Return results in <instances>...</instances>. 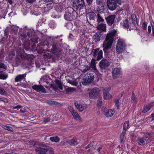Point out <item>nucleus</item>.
I'll use <instances>...</instances> for the list:
<instances>
[{
  "label": "nucleus",
  "mask_w": 154,
  "mask_h": 154,
  "mask_svg": "<svg viewBox=\"0 0 154 154\" xmlns=\"http://www.w3.org/2000/svg\"><path fill=\"white\" fill-rule=\"evenodd\" d=\"M23 50L18 49L17 50V54L15 58L16 63L17 65L23 63V60L31 61L32 60V56L30 54L23 53Z\"/></svg>",
  "instance_id": "nucleus-1"
},
{
  "label": "nucleus",
  "mask_w": 154,
  "mask_h": 154,
  "mask_svg": "<svg viewBox=\"0 0 154 154\" xmlns=\"http://www.w3.org/2000/svg\"><path fill=\"white\" fill-rule=\"evenodd\" d=\"M117 31L115 30L110 31L106 35V39L104 41L103 46L104 51L110 48L114 40V36L116 35Z\"/></svg>",
  "instance_id": "nucleus-2"
},
{
  "label": "nucleus",
  "mask_w": 154,
  "mask_h": 154,
  "mask_svg": "<svg viewBox=\"0 0 154 154\" xmlns=\"http://www.w3.org/2000/svg\"><path fill=\"white\" fill-rule=\"evenodd\" d=\"M33 146L37 147L35 150L37 154H48L47 149V146L39 142H35L33 144Z\"/></svg>",
  "instance_id": "nucleus-3"
},
{
  "label": "nucleus",
  "mask_w": 154,
  "mask_h": 154,
  "mask_svg": "<svg viewBox=\"0 0 154 154\" xmlns=\"http://www.w3.org/2000/svg\"><path fill=\"white\" fill-rule=\"evenodd\" d=\"M72 6L74 10L80 11L85 7L84 0H72Z\"/></svg>",
  "instance_id": "nucleus-4"
},
{
  "label": "nucleus",
  "mask_w": 154,
  "mask_h": 154,
  "mask_svg": "<svg viewBox=\"0 0 154 154\" xmlns=\"http://www.w3.org/2000/svg\"><path fill=\"white\" fill-rule=\"evenodd\" d=\"M126 45L125 41L122 39H118L116 47V52L119 54L122 53L125 49Z\"/></svg>",
  "instance_id": "nucleus-5"
},
{
  "label": "nucleus",
  "mask_w": 154,
  "mask_h": 154,
  "mask_svg": "<svg viewBox=\"0 0 154 154\" xmlns=\"http://www.w3.org/2000/svg\"><path fill=\"white\" fill-rule=\"evenodd\" d=\"M73 9L71 8H68L64 14V19L67 21H71L73 20L75 16L73 15Z\"/></svg>",
  "instance_id": "nucleus-6"
},
{
  "label": "nucleus",
  "mask_w": 154,
  "mask_h": 154,
  "mask_svg": "<svg viewBox=\"0 0 154 154\" xmlns=\"http://www.w3.org/2000/svg\"><path fill=\"white\" fill-rule=\"evenodd\" d=\"M94 79V77L93 74L87 73L86 75L85 78L83 79L82 83L84 85H87L92 82Z\"/></svg>",
  "instance_id": "nucleus-7"
},
{
  "label": "nucleus",
  "mask_w": 154,
  "mask_h": 154,
  "mask_svg": "<svg viewBox=\"0 0 154 154\" xmlns=\"http://www.w3.org/2000/svg\"><path fill=\"white\" fill-rule=\"evenodd\" d=\"M20 38L22 40L23 42L24 43V47L26 50H28L29 48L28 47V42L29 38L24 33H22L20 35Z\"/></svg>",
  "instance_id": "nucleus-8"
},
{
  "label": "nucleus",
  "mask_w": 154,
  "mask_h": 154,
  "mask_svg": "<svg viewBox=\"0 0 154 154\" xmlns=\"http://www.w3.org/2000/svg\"><path fill=\"white\" fill-rule=\"evenodd\" d=\"M111 88L108 87L103 89V97L105 100H108L111 98L112 96L109 93V92Z\"/></svg>",
  "instance_id": "nucleus-9"
},
{
  "label": "nucleus",
  "mask_w": 154,
  "mask_h": 154,
  "mask_svg": "<svg viewBox=\"0 0 154 154\" xmlns=\"http://www.w3.org/2000/svg\"><path fill=\"white\" fill-rule=\"evenodd\" d=\"M107 5L108 8L111 10H113L116 8V2L115 0H107Z\"/></svg>",
  "instance_id": "nucleus-10"
},
{
  "label": "nucleus",
  "mask_w": 154,
  "mask_h": 154,
  "mask_svg": "<svg viewBox=\"0 0 154 154\" xmlns=\"http://www.w3.org/2000/svg\"><path fill=\"white\" fill-rule=\"evenodd\" d=\"M116 15L114 14L109 15L106 18L107 23L108 25L111 26L114 22Z\"/></svg>",
  "instance_id": "nucleus-11"
},
{
  "label": "nucleus",
  "mask_w": 154,
  "mask_h": 154,
  "mask_svg": "<svg viewBox=\"0 0 154 154\" xmlns=\"http://www.w3.org/2000/svg\"><path fill=\"white\" fill-rule=\"evenodd\" d=\"M154 106V101L151 102L146 106H144L143 108L142 112L145 113L149 111Z\"/></svg>",
  "instance_id": "nucleus-12"
},
{
  "label": "nucleus",
  "mask_w": 154,
  "mask_h": 154,
  "mask_svg": "<svg viewBox=\"0 0 154 154\" xmlns=\"http://www.w3.org/2000/svg\"><path fill=\"white\" fill-rule=\"evenodd\" d=\"M32 87L33 89L35 90L37 92H41L43 93H45L46 92L45 88L42 85H35Z\"/></svg>",
  "instance_id": "nucleus-13"
},
{
  "label": "nucleus",
  "mask_w": 154,
  "mask_h": 154,
  "mask_svg": "<svg viewBox=\"0 0 154 154\" xmlns=\"http://www.w3.org/2000/svg\"><path fill=\"white\" fill-rule=\"evenodd\" d=\"M121 69L119 68H114L112 71V76L113 79H116L121 74Z\"/></svg>",
  "instance_id": "nucleus-14"
},
{
  "label": "nucleus",
  "mask_w": 154,
  "mask_h": 154,
  "mask_svg": "<svg viewBox=\"0 0 154 154\" xmlns=\"http://www.w3.org/2000/svg\"><path fill=\"white\" fill-rule=\"evenodd\" d=\"M99 66L100 68L104 69L109 65V62L106 59H103L99 63Z\"/></svg>",
  "instance_id": "nucleus-15"
},
{
  "label": "nucleus",
  "mask_w": 154,
  "mask_h": 154,
  "mask_svg": "<svg viewBox=\"0 0 154 154\" xmlns=\"http://www.w3.org/2000/svg\"><path fill=\"white\" fill-rule=\"evenodd\" d=\"M130 24V23H129L128 20L126 19L121 23V25L124 28H129V30L130 31L131 29H131V27L129 28Z\"/></svg>",
  "instance_id": "nucleus-16"
},
{
  "label": "nucleus",
  "mask_w": 154,
  "mask_h": 154,
  "mask_svg": "<svg viewBox=\"0 0 154 154\" xmlns=\"http://www.w3.org/2000/svg\"><path fill=\"white\" fill-rule=\"evenodd\" d=\"M97 94H99L100 92L99 89L97 88ZM97 98H98V100L97 101V106L100 108L101 107L103 104L102 98L101 96L100 95H97Z\"/></svg>",
  "instance_id": "nucleus-17"
},
{
  "label": "nucleus",
  "mask_w": 154,
  "mask_h": 154,
  "mask_svg": "<svg viewBox=\"0 0 154 154\" xmlns=\"http://www.w3.org/2000/svg\"><path fill=\"white\" fill-rule=\"evenodd\" d=\"M106 25L103 23L100 24L97 26V31L102 32L104 33V32H106Z\"/></svg>",
  "instance_id": "nucleus-18"
},
{
  "label": "nucleus",
  "mask_w": 154,
  "mask_h": 154,
  "mask_svg": "<svg viewBox=\"0 0 154 154\" xmlns=\"http://www.w3.org/2000/svg\"><path fill=\"white\" fill-rule=\"evenodd\" d=\"M96 60L94 59H92L91 62L89 66L91 71L94 72L96 70Z\"/></svg>",
  "instance_id": "nucleus-19"
},
{
  "label": "nucleus",
  "mask_w": 154,
  "mask_h": 154,
  "mask_svg": "<svg viewBox=\"0 0 154 154\" xmlns=\"http://www.w3.org/2000/svg\"><path fill=\"white\" fill-rule=\"evenodd\" d=\"M115 111L114 109H109L107 110L104 113V114L106 117H111L114 115Z\"/></svg>",
  "instance_id": "nucleus-20"
},
{
  "label": "nucleus",
  "mask_w": 154,
  "mask_h": 154,
  "mask_svg": "<svg viewBox=\"0 0 154 154\" xmlns=\"http://www.w3.org/2000/svg\"><path fill=\"white\" fill-rule=\"evenodd\" d=\"M26 75V73L22 75H18L15 78V81L16 82H20L22 80L25 79Z\"/></svg>",
  "instance_id": "nucleus-21"
},
{
  "label": "nucleus",
  "mask_w": 154,
  "mask_h": 154,
  "mask_svg": "<svg viewBox=\"0 0 154 154\" xmlns=\"http://www.w3.org/2000/svg\"><path fill=\"white\" fill-rule=\"evenodd\" d=\"M66 142L72 145H77L78 143L77 138L75 137H74L72 139L67 141Z\"/></svg>",
  "instance_id": "nucleus-22"
},
{
  "label": "nucleus",
  "mask_w": 154,
  "mask_h": 154,
  "mask_svg": "<svg viewBox=\"0 0 154 154\" xmlns=\"http://www.w3.org/2000/svg\"><path fill=\"white\" fill-rule=\"evenodd\" d=\"M104 33L102 32L97 31V41L103 39L104 36Z\"/></svg>",
  "instance_id": "nucleus-23"
},
{
  "label": "nucleus",
  "mask_w": 154,
  "mask_h": 154,
  "mask_svg": "<svg viewBox=\"0 0 154 154\" xmlns=\"http://www.w3.org/2000/svg\"><path fill=\"white\" fill-rule=\"evenodd\" d=\"M131 19L132 24L136 27L137 25L136 16L134 14H132L131 16Z\"/></svg>",
  "instance_id": "nucleus-24"
},
{
  "label": "nucleus",
  "mask_w": 154,
  "mask_h": 154,
  "mask_svg": "<svg viewBox=\"0 0 154 154\" xmlns=\"http://www.w3.org/2000/svg\"><path fill=\"white\" fill-rule=\"evenodd\" d=\"M96 96V89L94 88L92 89L90 93L89 97L92 98H94Z\"/></svg>",
  "instance_id": "nucleus-25"
},
{
  "label": "nucleus",
  "mask_w": 154,
  "mask_h": 154,
  "mask_svg": "<svg viewBox=\"0 0 154 154\" xmlns=\"http://www.w3.org/2000/svg\"><path fill=\"white\" fill-rule=\"evenodd\" d=\"M55 9L57 11L61 12L64 10V7L62 4H58L56 5Z\"/></svg>",
  "instance_id": "nucleus-26"
},
{
  "label": "nucleus",
  "mask_w": 154,
  "mask_h": 154,
  "mask_svg": "<svg viewBox=\"0 0 154 154\" xmlns=\"http://www.w3.org/2000/svg\"><path fill=\"white\" fill-rule=\"evenodd\" d=\"M59 51L57 49L56 46L54 45L52 46V48L50 51L51 53L57 55L58 54V52Z\"/></svg>",
  "instance_id": "nucleus-27"
},
{
  "label": "nucleus",
  "mask_w": 154,
  "mask_h": 154,
  "mask_svg": "<svg viewBox=\"0 0 154 154\" xmlns=\"http://www.w3.org/2000/svg\"><path fill=\"white\" fill-rule=\"evenodd\" d=\"M103 0H97V4L100 6H98L99 10H103L104 9V6L103 3Z\"/></svg>",
  "instance_id": "nucleus-28"
},
{
  "label": "nucleus",
  "mask_w": 154,
  "mask_h": 154,
  "mask_svg": "<svg viewBox=\"0 0 154 154\" xmlns=\"http://www.w3.org/2000/svg\"><path fill=\"white\" fill-rule=\"evenodd\" d=\"M131 102L133 103H137L138 101V99L133 92H132L131 94Z\"/></svg>",
  "instance_id": "nucleus-29"
},
{
  "label": "nucleus",
  "mask_w": 154,
  "mask_h": 154,
  "mask_svg": "<svg viewBox=\"0 0 154 154\" xmlns=\"http://www.w3.org/2000/svg\"><path fill=\"white\" fill-rule=\"evenodd\" d=\"M71 114L74 119H80L78 113L75 110L71 113Z\"/></svg>",
  "instance_id": "nucleus-30"
},
{
  "label": "nucleus",
  "mask_w": 154,
  "mask_h": 154,
  "mask_svg": "<svg viewBox=\"0 0 154 154\" xmlns=\"http://www.w3.org/2000/svg\"><path fill=\"white\" fill-rule=\"evenodd\" d=\"M50 140L51 141L54 142H58L60 140V138L58 137H52L50 138Z\"/></svg>",
  "instance_id": "nucleus-31"
},
{
  "label": "nucleus",
  "mask_w": 154,
  "mask_h": 154,
  "mask_svg": "<svg viewBox=\"0 0 154 154\" xmlns=\"http://www.w3.org/2000/svg\"><path fill=\"white\" fill-rule=\"evenodd\" d=\"M143 139L144 138H138L137 141L138 143L139 144L142 145H144L146 143L144 141Z\"/></svg>",
  "instance_id": "nucleus-32"
},
{
  "label": "nucleus",
  "mask_w": 154,
  "mask_h": 154,
  "mask_svg": "<svg viewBox=\"0 0 154 154\" xmlns=\"http://www.w3.org/2000/svg\"><path fill=\"white\" fill-rule=\"evenodd\" d=\"M129 125V122L128 121H126L124 123L123 125V130L124 131H126Z\"/></svg>",
  "instance_id": "nucleus-33"
},
{
  "label": "nucleus",
  "mask_w": 154,
  "mask_h": 154,
  "mask_svg": "<svg viewBox=\"0 0 154 154\" xmlns=\"http://www.w3.org/2000/svg\"><path fill=\"white\" fill-rule=\"evenodd\" d=\"M38 38L36 35H34L30 39V40L31 42L35 44L38 43Z\"/></svg>",
  "instance_id": "nucleus-34"
},
{
  "label": "nucleus",
  "mask_w": 154,
  "mask_h": 154,
  "mask_svg": "<svg viewBox=\"0 0 154 154\" xmlns=\"http://www.w3.org/2000/svg\"><path fill=\"white\" fill-rule=\"evenodd\" d=\"M47 152L48 151L49 152L48 154H54V150L52 147L48 146H47Z\"/></svg>",
  "instance_id": "nucleus-35"
},
{
  "label": "nucleus",
  "mask_w": 154,
  "mask_h": 154,
  "mask_svg": "<svg viewBox=\"0 0 154 154\" xmlns=\"http://www.w3.org/2000/svg\"><path fill=\"white\" fill-rule=\"evenodd\" d=\"M0 94L4 95H7L8 93L4 89L0 87Z\"/></svg>",
  "instance_id": "nucleus-36"
},
{
  "label": "nucleus",
  "mask_w": 154,
  "mask_h": 154,
  "mask_svg": "<svg viewBox=\"0 0 154 154\" xmlns=\"http://www.w3.org/2000/svg\"><path fill=\"white\" fill-rule=\"evenodd\" d=\"M56 83L58 85L60 89L62 90L63 89L62 84L61 81L59 80L56 81Z\"/></svg>",
  "instance_id": "nucleus-37"
},
{
  "label": "nucleus",
  "mask_w": 154,
  "mask_h": 154,
  "mask_svg": "<svg viewBox=\"0 0 154 154\" xmlns=\"http://www.w3.org/2000/svg\"><path fill=\"white\" fill-rule=\"evenodd\" d=\"M18 27L15 26L14 25L11 26L10 28V29L12 31L16 33L18 31Z\"/></svg>",
  "instance_id": "nucleus-38"
},
{
  "label": "nucleus",
  "mask_w": 154,
  "mask_h": 154,
  "mask_svg": "<svg viewBox=\"0 0 154 154\" xmlns=\"http://www.w3.org/2000/svg\"><path fill=\"white\" fill-rule=\"evenodd\" d=\"M103 57V52L102 50L99 51L98 53V56L97 57V60H99Z\"/></svg>",
  "instance_id": "nucleus-39"
},
{
  "label": "nucleus",
  "mask_w": 154,
  "mask_h": 154,
  "mask_svg": "<svg viewBox=\"0 0 154 154\" xmlns=\"http://www.w3.org/2000/svg\"><path fill=\"white\" fill-rule=\"evenodd\" d=\"M3 128H4L5 130H7L9 131H12L13 130V128L10 127V126H8L6 125H2Z\"/></svg>",
  "instance_id": "nucleus-40"
},
{
  "label": "nucleus",
  "mask_w": 154,
  "mask_h": 154,
  "mask_svg": "<svg viewBox=\"0 0 154 154\" xmlns=\"http://www.w3.org/2000/svg\"><path fill=\"white\" fill-rule=\"evenodd\" d=\"M2 72H0V79H6L8 76V75L7 74H4L1 73Z\"/></svg>",
  "instance_id": "nucleus-41"
},
{
  "label": "nucleus",
  "mask_w": 154,
  "mask_h": 154,
  "mask_svg": "<svg viewBox=\"0 0 154 154\" xmlns=\"http://www.w3.org/2000/svg\"><path fill=\"white\" fill-rule=\"evenodd\" d=\"M97 21L98 23L103 22L104 21V19L102 18L98 14L97 15Z\"/></svg>",
  "instance_id": "nucleus-42"
},
{
  "label": "nucleus",
  "mask_w": 154,
  "mask_h": 154,
  "mask_svg": "<svg viewBox=\"0 0 154 154\" xmlns=\"http://www.w3.org/2000/svg\"><path fill=\"white\" fill-rule=\"evenodd\" d=\"M126 131L123 130L122 132L120 135V138L121 139V142H122L126 134Z\"/></svg>",
  "instance_id": "nucleus-43"
},
{
  "label": "nucleus",
  "mask_w": 154,
  "mask_h": 154,
  "mask_svg": "<svg viewBox=\"0 0 154 154\" xmlns=\"http://www.w3.org/2000/svg\"><path fill=\"white\" fill-rule=\"evenodd\" d=\"M90 69H91L90 66H88V65H86L84 66L83 67V73H85Z\"/></svg>",
  "instance_id": "nucleus-44"
},
{
  "label": "nucleus",
  "mask_w": 154,
  "mask_h": 154,
  "mask_svg": "<svg viewBox=\"0 0 154 154\" xmlns=\"http://www.w3.org/2000/svg\"><path fill=\"white\" fill-rule=\"evenodd\" d=\"M28 30V32H27V34L28 38H30L32 36L33 31L31 29H29Z\"/></svg>",
  "instance_id": "nucleus-45"
},
{
  "label": "nucleus",
  "mask_w": 154,
  "mask_h": 154,
  "mask_svg": "<svg viewBox=\"0 0 154 154\" xmlns=\"http://www.w3.org/2000/svg\"><path fill=\"white\" fill-rule=\"evenodd\" d=\"M49 78V76L46 75L45 76H44L42 78V80H43L44 82H48V79Z\"/></svg>",
  "instance_id": "nucleus-46"
},
{
  "label": "nucleus",
  "mask_w": 154,
  "mask_h": 154,
  "mask_svg": "<svg viewBox=\"0 0 154 154\" xmlns=\"http://www.w3.org/2000/svg\"><path fill=\"white\" fill-rule=\"evenodd\" d=\"M75 88H69L66 89V92L67 93L69 92H72L74 91H75Z\"/></svg>",
  "instance_id": "nucleus-47"
},
{
  "label": "nucleus",
  "mask_w": 154,
  "mask_h": 154,
  "mask_svg": "<svg viewBox=\"0 0 154 154\" xmlns=\"http://www.w3.org/2000/svg\"><path fill=\"white\" fill-rule=\"evenodd\" d=\"M119 99H116L114 101V103L116 105L117 109H119Z\"/></svg>",
  "instance_id": "nucleus-48"
},
{
  "label": "nucleus",
  "mask_w": 154,
  "mask_h": 154,
  "mask_svg": "<svg viewBox=\"0 0 154 154\" xmlns=\"http://www.w3.org/2000/svg\"><path fill=\"white\" fill-rule=\"evenodd\" d=\"M147 26V23L145 22H144L142 25L143 29L144 30H146V29Z\"/></svg>",
  "instance_id": "nucleus-49"
},
{
  "label": "nucleus",
  "mask_w": 154,
  "mask_h": 154,
  "mask_svg": "<svg viewBox=\"0 0 154 154\" xmlns=\"http://www.w3.org/2000/svg\"><path fill=\"white\" fill-rule=\"evenodd\" d=\"M150 135V134L148 132L145 133L143 138L146 140L147 138Z\"/></svg>",
  "instance_id": "nucleus-50"
},
{
  "label": "nucleus",
  "mask_w": 154,
  "mask_h": 154,
  "mask_svg": "<svg viewBox=\"0 0 154 154\" xmlns=\"http://www.w3.org/2000/svg\"><path fill=\"white\" fill-rule=\"evenodd\" d=\"M50 119L49 117L45 118L44 119L43 122L44 123H46L50 121Z\"/></svg>",
  "instance_id": "nucleus-51"
},
{
  "label": "nucleus",
  "mask_w": 154,
  "mask_h": 154,
  "mask_svg": "<svg viewBox=\"0 0 154 154\" xmlns=\"http://www.w3.org/2000/svg\"><path fill=\"white\" fill-rule=\"evenodd\" d=\"M77 109H79V112H82L84 110V106L81 105L79 106Z\"/></svg>",
  "instance_id": "nucleus-52"
},
{
  "label": "nucleus",
  "mask_w": 154,
  "mask_h": 154,
  "mask_svg": "<svg viewBox=\"0 0 154 154\" xmlns=\"http://www.w3.org/2000/svg\"><path fill=\"white\" fill-rule=\"evenodd\" d=\"M68 82L73 85H75V82L72 80H68Z\"/></svg>",
  "instance_id": "nucleus-53"
},
{
  "label": "nucleus",
  "mask_w": 154,
  "mask_h": 154,
  "mask_svg": "<svg viewBox=\"0 0 154 154\" xmlns=\"http://www.w3.org/2000/svg\"><path fill=\"white\" fill-rule=\"evenodd\" d=\"M92 54L94 57L96 55V49H93L92 50Z\"/></svg>",
  "instance_id": "nucleus-54"
},
{
  "label": "nucleus",
  "mask_w": 154,
  "mask_h": 154,
  "mask_svg": "<svg viewBox=\"0 0 154 154\" xmlns=\"http://www.w3.org/2000/svg\"><path fill=\"white\" fill-rule=\"evenodd\" d=\"M0 68L4 69H6V66L4 64L2 63H0Z\"/></svg>",
  "instance_id": "nucleus-55"
},
{
  "label": "nucleus",
  "mask_w": 154,
  "mask_h": 154,
  "mask_svg": "<svg viewBox=\"0 0 154 154\" xmlns=\"http://www.w3.org/2000/svg\"><path fill=\"white\" fill-rule=\"evenodd\" d=\"M68 108L69 109V111H70V112H71V113L73 111H75V110H74L73 109V108L71 106L68 107Z\"/></svg>",
  "instance_id": "nucleus-56"
},
{
  "label": "nucleus",
  "mask_w": 154,
  "mask_h": 154,
  "mask_svg": "<svg viewBox=\"0 0 154 154\" xmlns=\"http://www.w3.org/2000/svg\"><path fill=\"white\" fill-rule=\"evenodd\" d=\"M22 106L20 105H17L16 106H15L13 107V109H17V110L21 108Z\"/></svg>",
  "instance_id": "nucleus-57"
},
{
  "label": "nucleus",
  "mask_w": 154,
  "mask_h": 154,
  "mask_svg": "<svg viewBox=\"0 0 154 154\" xmlns=\"http://www.w3.org/2000/svg\"><path fill=\"white\" fill-rule=\"evenodd\" d=\"M152 23H151V26L152 27V32H153V36L154 37V22H152Z\"/></svg>",
  "instance_id": "nucleus-58"
},
{
  "label": "nucleus",
  "mask_w": 154,
  "mask_h": 154,
  "mask_svg": "<svg viewBox=\"0 0 154 154\" xmlns=\"http://www.w3.org/2000/svg\"><path fill=\"white\" fill-rule=\"evenodd\" d=\"M75 105L76 108H78L80 105L79 104L78 102L77 101H75L74 103Z\"/></svg>",
  "instance_id": "nucleus-59"
},
{
  "label": "nucleus",
  "mask_w": 154,
  "mask_h": 154,
  "mask_svg": "<svg viewBox=\"0 0 154 154\" xmlns=\"http://www.w3.org/2000/svg\"><path fill=\"white\" fill-rule=\"evenodd\" d=\"M107 110H106V109L105 107H103L101 109V111L103 114Z\"/></svg>",
  "instance_id": "nucleus-60"
},
{
  "label": "nucleus",
  "mask_w": 154,
  "mask_h": 154,
  "mask_svg": "<svg viewBox=\"0 0 154 154\" xmlns=\"http://www.w3.org/2000/svg\"><path fill=\"white\" fill-rule=\"evenodd\" d=\"M151 26H148V32L149 34H150L151 32Z\"/></svg>",
  "instance_id": "nucleus-61"
},
{
  "label": "nucleus",
  "mask_w": 154,
  "mask_h": 154,
  "mask_svg": "<svg viewBox=\"0 0 154 154\" xmlns=\"http://www.w3.org/2000/svg\"><path fill=\"white\" fill-rule=\"evenodd\" d=\"M117 3L121 5L122 3L124 2V1L122 0H116Z\"/></svg>",
  "instance_id": "nucleus-62"
},
{
  "label": "nucleus",
  "mask_w": 154,
  "mask_h": 154,
  "mask_svg": "<svg viewBox=\"0 0 154 154\" xmlns=\"http://www.w3.org/2000/svg\"><path fill=\"white\" fill-rule=\"evenodd\" d=\"M36 0H26V2L29 3H32L35 1Z\"/></svg>",
  "instance_id": "nucleus-63"
},
{
  "label": "nucleus",
  "mask_w": 154,
  "mask_h": 154,
  "mask_svg": "<svg viewBox=\"0 0 154 154\" xmlns=\"http://www.w3.org/2000/svg\"><path fill=\"white\" fill-rule=\"evenodd\" d=\"M124 92H122L120 94H119L118 96V97L119 98V99H120L121 97H122L124 95Z\"/></svg>",
  "instance_id": "nucleus-64"
}]
</instances>
